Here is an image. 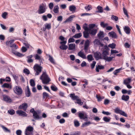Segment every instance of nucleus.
<instances>
[{
    "label": "nucleus",
    "instance_id": "nucleus-1",
    "mask_svg": "<svg viewBox=\"0 0 135 135\" xmlns=\"http://www.w3.org/2000/svg\"><path fill=\"white\" fill-rule=\"evenodd\" d=\"M35 58L36 60H38L40 63L39 65L36 64L33 66V68L35 72V76L38 75L41 72L42 68L40 65L43 63V58L38 54H36L35 56Z\"/></svg>",
    "mask_w": 135,
    "mask_h": 135
},
{
    "label": "nucleus",
    "instance_id": "nucleus-2",
    "mask_svg": "<svg viewBox=\"0 0 135 135\" xmlns=\"http://www.w3.org/2000/svg\"><path fill=\"white\" fill-rule=\"evenodd\" d=\"M40 79L42 80V83L44 84H47L51 81L50 78L46 71L43 72L40 78Z\"/></svg>",
    "mask_w": 135,
    "mask_h": 135
},
{
    "label": "nucleus",
    "instance_id": "nucleus-3",
    "mask_svg": "<svg viewBox=\"0 0 135 135\" xmlns=\"http://www.w3.org/2000/svg\"><path fill=\"white\" fill-rule=\"evenodd\" d=\"M13 90L14 93L17 95H21L22 94V89L20 86H15L13 88Z\"/></svg>",
    "mask_w": 135,
    "mask_h": 135
},
{
    "label": "nucleus",
    "instance_id": "nucleus-4",
    "mask_svg": "<svg viewBox=\"0 0 135 135\" xmlns=\"http://www.w3.org/2000/svg\"><path fill=\"white\" fill-rule=\"evenodd\" d=\"M46 4L45 3H42L39 7L38 10V13L39 14H41L44 13L46 11Z\"/></svg>",
    "mask_w": 135,
    "mask_h": 135
},
{
    "label": "nucleus",
    "instance_id": "nucleus-5",
    "mask_svg": "<svg viewBox=\"0 0 135 135\" xmlns=\"http://www.w3.org/2000/svg\"><path fill=\"white\" fill-rule=\"evenodd\" d=\"M103 51L102 52V56L103 58H105L109 54V49L107 45H105L102 48Z\"/></svg>",
    "mask_w": 135,
    "mask_h": 135
},
{
    "label": "nucleus",
    "instance_id": "nucleus-6",
    "mask_svg": "<svg viewBox=\"0 0 135 135\" xmlns=\"http://www.w3.org/2000/svg\"><path fill=\"white\" fill-rule=\"evenodd\" d=\"M30 112L33 114V117L35 120H39L42 118L41 116H39L37 112L35 111L34 108H32L30 111Z\"/></svg>",
    "mask_w": 135,
    "mask_h": 135
},
{
    "label": "nucleus",
    "instance_id": "nucleus-7",
    "mask_svg": "<svg viewBox=\"0 0 135 135\" xmlns=\"http://www.w3.org/2000/svg\"><path fill=\"white\" fill-rule=\"evenodd\" d=\"M33 127L29 126L27 127L25 129V135H31L32 134V132L33 131Z\"/></svg>",
    "mask_w": 135,
    "mask_h": 135
},
{
    "label": "nucleus",
    "instance_id": "nucleus-8",
    "mask_svg": "<svg viewBox=\"0 0 135 135\" xmlns=\"http://www.w3.org/2000/svg\"><path fill=\"white\" fill-rule=\"evenodd\" d=\"M90 41L89 40H87L85 42L84 50L85 53H87L90 45Z\"/></svg>",
    "mask_w": 135,
    "mask_h": 135
},
{
    "label": "nucleus",
    "instance_id": "nucleus-9",
    "mask_svg": "<svg viewBox=\"0 0 135 135\" xmlns=\"http://www.w3.org/2000/svg\"><path fill=\"white\" fill-rule=\"evenodd\" d=\"M16 113L19 116L23 117H26L27 116V114L26 112L20 110H17L16 111Z\"/></svg>",
    "mask_w": 135,
    "mask_h": 135
},
{
    "label": "nucleus",
    "instance_id": "nucleus-10",
    "mask_svg": "<svg viewBox=\"0 0 135 135\" xmlns=\"http://www.w3.org/2000/svg\"><path fill=\"white\" fill-rule=\"evenodd\" d=\"M93 43L94 45L99 46V47H103L104 46V44L102 43L100 40L98 39H95L93 41Z\"/></svg>",
    "mask_w": 135,
    "mask_h": 135
},
{
    "label": "nucleus",
    "instance_id": "nucleus-11",
    "mask_svg": "<svg viewBox=\"0 0 135 135\" xmlns=\"http://www.w3.org/2000/svg\"><path fill=\"white\" fill-rule=\"evenodd\" d=\"M94 57L96 60L102 59L101 54L99 52H96L94 54Z\"/></svg>",
    "mask_w": 135,
    "mask_h": 135
},
{
    "label": "nucleus",
    "instance_id": "nucleus-12",
    "mask_svg": "<svg viewBox=\"0 0 135 135\" xmlns=\"http://www.w3.org/2000/svg\"><path fill=\"white\" fill-rule=\"evenodd\" d=\"M3 100L8 103H11L12 100L10 97L8 95H3Z\"/></svg>",
    "mask_w": 135,
    "mask_h": 135
},
{
    "label": "nucleus",
    "instance_id": "nucleus-13",
    "mask_svg": "<svg viewBox=\"0 0 135 135\" xmlns=\"http://www.w3.org/2000/svg\"><path fill=\"white\" fill-rule=\"evenodd\" d=\"M79 117L80 119H82L85 120V121H87L88 118L85 115L84 113L81 112L78 113Z\"/></svg>",
    "mask_w": 135,
    "mask_h": 135
},
{
    "label": "nucleus",
    "instance_id": "nucleus-14",
    "mask_svg": "<svg viewBox=\"0 0 135 135\" xmlns=\"http://www.w3.org/2000/svg\"><path fill=\"white\" fill-rule=\"evenodd\" d=\"M28 107V105L26 103H24L20 105L19 108L20 109H23L24 111H26Z\"/></svg>",
    "mask_w": 135,
    "mask_h": 135
},
{
    "label": "nucleus",
    "instance_id": "nucleus-15",
    "mask_svg": "<svg viewBox=\"0 0 135 135\" xmlns=\"http://www.w3.org/2000/svg\"><path fill=\"white\" fill-rule=\"evenodd\" d=\"M108 34L109 36L112 37L113 38L115 39L117 38L116 33L114 31L110 32Z\"/></svg>",
    "mask_w": 135,
    "mask_h": 135
},
{
    "label": "nucleus",
    "instance_id": "nucleus-16",
    "mask_svg": "<svg viewBox=\"0 0 135 135\" xmlns=\"http://www.w3.org/2000/svg\"><path fill=\"white\" fill-rule=\"evenodd\" d=\"M104 34L103 31H100L97 34L98 37L101 40H103V38L104 37Z\"/></svg>",
    "mask_w": 135,
    "mask_h": 135
},
{
    "label": "nucleus",
    "instance_id": "nucleus-17",
    "mask_svg": "<svg viewBox=\"0 0 135 135\" xmlns=\"http://www.w3.org/2000/svg\"><path fill=\"white\" fill-rule=\"evenodd\" d=\"M123 29L124 31L128 35L130 33L131 29L129 27L127 26H125Z\"/></svg>",
    "mask_w": 135,
    "mask_h": 135
},
{
    "label": "nucleus",
    "instance_id": "nucleus-18",
    "mask_svg": "<svg viewBox=\"0 0 135 135\" xmlns=\"http://www.w3.org/2000/svg\"><path fill=\"white\" fill-rule=\"evenodd\" d=\"M32 57L33 55H32L28 56L27 57V61L28 63H30L33 61V60L32 59Z\"/></svg>",
    "mask_w": 135,
    "mask_h": 135
},
{
    "label": "nucleus",
    "instance_id": "nucleus-19",
    "mask_svg": "<svg viewBox=\"0 0 135 135\" xmlns=\"http://www.w3.org/2000/svg\"><path fill=\"white\" fill-rule=\"evenodd\" d=\"M104 68V67L103 65H98L96 66V72H99V70L103 69Z\"/></svg>",
    "mask_w": 135,
    "mask_h": 135
},
{
    "label": "nucleus",
    "instance_id": "nucleus-20",
    "mask_svg": "<svg viewBox=\"0 0 135 135\" xmlns=\"http://www.w3.org/2000/svg\"><path fill=\"white\" fill-rule=\"evenodd\" d=\"M97 30L96 29H93L89 30V33L91 35H95L97 33Z\"/></svg>",
    "mask_w": 135,
    "mask_h": 135
},
{
    "label": "nucleus",
    "instance_id": "nucleus-21",
    "mask_svg": "<svg viewBox=\"0 0 135 135\" xmlns=\"http://www.w3.org/2000/svg\"><path fill=\"white\" fill-rule=\"evenodd\" d=\"M89 31H84L83 32V36L85 38H88L89 36Z\"/></svg>",
    "mask_w": 135,
    "mask_h": 135
},
{
    "label": "nucleus",
    "instance_id": "nucleus-22",
    "mask_svg": "<svg viewBox=\"0 0 135 135\" xmlns=\"http://www.w3.org/2000/svg\"><path fill=\"white\" fill-rule=\"evenodd\" d=\"M75 16L74 15H71L68 18H67L65 21L64 22V23H66L67 22H69L71 21L72 20L73 18Z\"/></svg>",
    "mask_w": 135,
    "mask_h": 135
},
{
    "label": "nucleus",
    "instance_id": "nucleus-23",
    "mask_svg": "<svg viewBox=\"0 0 135 135\" xmlns=\"http://www.w3.org/2000/svg\"><path fill=\"white\" fill-rule=\"evenodd\" d=\"M78 55L83 59H85L86 58L85 55L81 51H80L78 52Z\"/></svg>",
    "mask_w": 135,
    "mask_h": 135
},
{
    "label": "nucleus",
    "instance_id": "nucleus-24",
    "mask_svg": "<svg viewBox=\"0 0 135 135\" xmlns=\"http://www.w3.org/2000/svg\"><path fill=\"white\" fill-rule=\"evenodd\" d=\"M70 97L73 100H76L79 98L78 96L75 95L74 93L71 94L70 95Z\"/></svg>",
    "mask_w": 135,
    "mask_h": 135
},
{
    "label": "nucleus",
    "instance_id": "nucleus-25",
    "mask_svg": "<svg viewBox=\"0 0 135 135\" xmlns=\"http://www.w3.org/2000/svg\"><path fill=\"white\" fill-rule=\"evenodd\" d=\"M75 44H70L69 45L68 49L72 50L75 49Z\"/></svg>",
    "mask_w": 135,
    "mask_h": 135
},
{
    "label": "nucleus",
    "instance_id": "nucleus-26",
    "mask_svg": "<svg viewBox=\"0 0 135 135\" xmlns=\"http://www.w3.org/2000/svg\"><path fill=\"white\" fill-rule=\"evenodd\" d=\"M129 99V97L128 95H123L121 97V99L122 100L125 101H127Z\"/></svg>",
    "mask_w": 135,
    "mask_h": 135
},
{
    "label": "nucleus",
    "instance_id": "nucleus-27",
    "mask_svg": "<svg viewBox=\"0 0 135 135\" xmlns=\"http://www.w3.org/2000/svg\"><path fill=\"white\" fill-rule=\"evenodd\" d=\"M59 39L60 40H61L62 41V42H60V44H65L66 43V41H64V40L65 39L64 37L62 36H61L59 37Z\"/></svg>",
    "mask_w": 135,
    "mask_h": 135
},
{
    "label": "nucleus",
    "instance_id": "nucleus-28",
    "mask_svg": "<svg viewBox=\"0 0 135 135\" xmlns=\"http://www.w3.org/2000/svg\"><path fill=\"white\" fill-rule=\"evenodd\" d=\"M131 81V79L130 78H128L124 80L123 84L126 85L127 84H129Z\"/></svg>",
    "mask_w": 135,
    "mask_h": 135
},
{
    "label": "nucleus",
    "instance_id": "nucleus-29",
    "mask_svg": "<svg viewBox=\"0 0 135 135\" xmlns=\"http://www.w3.org/2000/svg\"><path fill=\"white\" fill-rule=\"evenodd\" d=\"M97 9L98 11H96V13H102L103 12V9L102 7L98 6L97 7Z\"/></svg>",
    "mask_w": 135,
    "mask_h": 135
},
{
    "label": "nucleus",
    "instance_id": "nucleus-30",
    "mask_svg": "<svg viewBox=\"0 0 135 135\" xmlns=\"http://www.w3.org/2000/svg\"><path fill=\"white\" fill-rule=\"evenodd\" d=\"M59 7L58 5H56L54 7L53 11L55 13H57L59 12Z\"/></svg>",
    "mask_w": 135,
    "mask_h": 135
},
{
    "label": "nucleus",
    "instance_id": "nucleus-31",
    "mask_svg": "<svg viewBox=\"0 0 135 135\" xmlns=\"http://www.w3.org/2000/svg\"><path fill=\"white\" fill-rule=\"evenodd\" d=\"M114 57L112 56L108 57L107 56L104 58H103V59L106 60V61H107L108 62H110L112 61L113 60V59Z\"/></svg>",
    "mask_w": 135,
    "mask_h": 135
},
{
    "label": "nucleus",
    "instance_id": "nucleus-32",
    "mask_svg": "<svg viewBox=\"0 0 135 135\" xmlns=\"http://www.w3.org/2000/svg\"><path fill=\"white\" fill-rule=\"evenodd\" d=\"M92 123L90 121L88 122H84L82 124L81 127H84L86 126H89Z\"/></svg>",
    "mask_w": 135,
    "mask_h": 135
},
{
    "label": "nucleus",
    "instance_id": "nucleus-33",
    "mask_svg": "<svg viewBox=\"0 0 135 135\" xmlns=\"http://www.w3.org/2000/svg\"><path fill=\"white\" fill-rule=\"evenodd\" d=\"M2 86L4 88H9L10 89H11L12 88V86L11 85L7 83L4 84L2 85Z\"/></svg>",
    "mask_w": 135,
    "mask_h": 135
},
{
    "label": "nucleus",
    "instance_id": "nucleus-34",
    "mask_svg": "<svg viewBox=\"0 0 135 135\" xmlns=\"http://www.w3.org/2000/svg\"><path fill=\"white\" fill-rule=\"evenodd\" d=\"M82 36V34L80 32L78 33L75 34L73 36V37L75 38H78Z\"/></svg>",
    "mask_w": 135,
    "mask_h": 135
},
{
    "label": "nucleus",
    "instance_id": "nucleus-35",
    "mask_svg": "<svg viewBox=\"0 0 135 135\" xmlns=\"http://www.w3.org/2000/svg\"><path fill=\"white\" fill-rule=\"evenodd\" d=\"M87 59L89 61H91L94 60V59L91 54L88 55L87 56Z\"/></svg>",
    "mask_w": 135,
    "mask_h": 135
},
{
    "label": "nucleus",
    "instance_id": "nucleus-36",
    "mask_svg": "<svg viewBox=\"0 0 135 135\" xmlns=\"http://www.w3.org/2000/svg\"><path fill=\"white\" fill-rule=\"evenodd\" d=\"M69 9L70 11L73 12L76 10V7L75 6L72 5L69 6Z\"/></svg>",
    "mask_w": 135,
    "mask_h": 135
},
{
    "label": "nucleus",
    "instance_id": "nucleus-37",
    "mask_svg": "<svg viewBox=\"0 0 135 135\" xmlns=\"http://www.w3.org/2000/svg\"><path fill=\"white\" fill-rule=\"evenodd\" d=\"M96 98L97 99L98 102H100L104 98V97H101L100 95H97L96 97Z\"/></svg>",
    "mask_w": 135,
    "mask_h": 135
},
{
    "label": "nucleus",
    "instance_id": "nucleus-38",
    "mask_svg": "<svg viewBox=\"0 0 135 135\" xmlns=\"http://www.w3.org/2000/svg\"><path fill=\"white\" fill-rule=\"evenodd\" d=\"M15 40H11L9 41H7L6 42V45L7 46H8L12 45L14 42Z\"/></svg>",
    "mask_w": 135,
    "mask_h": 135
},
{
    "label": "nucleus",
    "instance_id": "nucleus-39",
    "mask_svg": "<svg viewBox=\"0 0 135 135\" xmlns=\"http://www.w3.org/2000/svg\"><path fill=\"white\" fill-rule=\"evenodd\" d=\"M110 119L111 118L110 117H108L106 116L104 117L103 118V119L104 121L106 122H109Z\"/></svg>",
    "mask_w": 135,
    "mask_h": 135
},
{
    "label": "nucleus",
    "instance_id": "nucleus-40",
    "mask_svg": "<svg viewBox=\"0 0 135 135\" xmlns=\"http://www.w3.org/2000/svg\"><path fill=\"white\" fill-rule=\"evenodd\" d=\"M45 27L47 29L49 30L51 28V23H46L44 25Z\"/></svg>",
    "mask_w": 135,
    "mask_h": 135
},
{
    "label": "nucleus",
    "instance_id": "nucleus-41",
    "mask_svg": "<svg viewBox=\"0 0 135 135\" xmlns=\"http://www.w3.org/2000/svg\"><path fill=\"white\" fill-rule=\"evenodd\" d=\"M60 49L62 50H66L68 48L67 45L62 44L61 46L59 47Z\"/></svg>",
    "mask_w": 135,
    "mask_h": 135
},
{
    "label": "nucleus",
    "instance_id": "nucleus-42",
    "mask_svg": "<svg viewBox=\"0 0 135 135\" xmlns=\"http://www.w3.org/2000/svg\"><path fill=\"white\" fill-rule=\"evenodd\" d=\"M1 127L4 132L9 133L10 132V130L4 126H2Z\"/></svg>",
    "mask_w": 135,
    "mask_h": 135
},
{
    "label": "nucleus",
    "instance_id": "nucleus-43",
    "mask_svg": "<svg viewBox=\"0 0 135 135\" xmlns=\"http://www.w3.org/2000/svg\"><path fill=\"white\" fill-rule=\"evenodd\" d=\"M83 28L85 30V31H89V28H88L87 26V24L85 23L83 26Z\"/></svg>",
    "mask_w": 135,
    "mask_h": 135
},
{
    "label": "nucleus",
    "instance_id": "nucleus-44",
    "mask_svg": "<svg viewBox=\"0 0 135 135\" xmlns=\"http://www.w3.org/2000/svg\"><path fill=\"white\" fill-rule=\"evenodd\" d=\"M82 82L85 83L84 84H83V86L84 88H85L86 87V85H87L88 84V80L86 79H84L82 81Z\"/></svg>",
    "mask_w": 135,
    "mask_h": 135
},
{
    "label": "nucleus",
    "instance_id": "nucleus-45",
    "mask_svg": "<svg viewBox=\"0 0 135 135\" xmlns=\"http://www.w3.org/2000/svg\"><path fill=\"white\" fill-rule=\"evenodd\" d=\"M100 25L102 27L104 28L108 26V24L107 23H104L103 22H102L100 23Z\"/></svg>",
    "mask_w": 135,
    "mask_h": 135
},
{
    "label": "nucleus",
    "instance_id": "nucleus-46",
    "mask_svg": "<svg viewBox=\"0 0 135 135\" xmlns=\"http://www.w3.org/2000/svg\"><path fill=\"white\" fill-rule=\"evenodd\" d=\"M111 18L112 20L117 21L118 19V17L116 16H114V15H112L111 16Z\"/></svg>",
    "mask_w": 135,
    "mask_h": 135
},
{
    "label": "nucleus",
    "instance_id": "nucleus-47",
    "mask_svg": "<svg viewBox=\"0 0 135 135\" xmlns=\"http://www.w3.org/2000/svg\"><path fill=\"white\" fill-rule=\"evenodd\" d=\"M30 84L31 86H32L34 87L35 86V82L32 79H31L30 80Z\"/></svg>",
    "mask_w": 135,
    "mask_h": 135
},
{
    "label": "nucleus",
    "instance_id": "nucleus-48",
    "mask_svg": "<svg viewBox=\"0 0 135 135\" xmlns=\"http://www.w3.org/2000/svg\"><path fill=\"white\" fill-rule=\"evenodd\" d=\"M49 60L50 61L52 64H54L55 62L54 59L50 55H49Z\"/></svg>",
    "mask_w": 135,
    "mask_h": 135
},
{
    "label": "nucleus",
    "instance_id": "nucleus-49",
    "mask_svg": "<svg viewBox=\"0 0 135 135\" xmlns=\"http://www.w3.org/2000/svg\"><path fill=\"white\" fill-rule=\"evenodd\" d=\"M96 25L95 24H90L89 25V30L93 29V28Z\"/></svg>",
    "mask_w": 135,
    "mask_h": 135
},
{
    "label": "nucleus",
    "instance_id": "nucleus-50",
    "mask_svg": "<svg viewBox=\"0 0 135 135\" xmlns=\"http://www.w3.org/2000/svg\"><path fill=\"white\" fill-rule=\"evenodd\" d=\"M26 96L27 97H29L31 95V92L30 91L26 90L25 91Z\"/></svg>",
    "mask_w": 135,
    "mask_h": 135
},
{
    "label": "nucleus",
    "instance_id": "nucleus-51",
    "mask_svg": "<svg viewBox=\"0 0 135 135\" xmlns=\"http://www.w3.org/2000/svg\"><path fill=\"white\" fill-rule=\"evenodd\" d=\"M115 46L116 45L114 43H112V44H110L108 45V47H110L112 49L115 48Z\"/></svg>",
    "mask_w": 135,
    "mask_h": 135
},
{
    "label": "nucleus",
    "instance_id": "nucleus-52",
    "mask_svg": "<svg viewBox=\"0 0 135 135\" xmlns=\"http://www.w3.org/2000/svg\"><path fill=\"white\" fill-rule=\"evenodd\" d=\"M51 88L52 90L55 91H56L58 90L56 86L53 85L51 86Z\"/></svg>",
    "mask_w": 135,
    "mask_h": 135
},
{
    "label": "nucleus",
    "instance_id": "nucleus-53",
    "mask_svg": "<svg viewBox=\"0 0 135 135\" xmlns=\"http://www.w3.org/2000/svg\"><path fill=\"white\" fill-rule=\"evenodd\" d=\"M85 8L86 10L87 11L90 10L92 9L91 5H89L86 6L85 7Z\"/></svg>",
    "mask_w": 135,
    "mask_h": 135
},
{
    "label": "nucleus",
    "instance_id": "nucleus-54",
    "mask_svg": "<svg viewBox=\"0 0 135 135\" xmlns=\"http://www.w3.org/2000/svg\"><path fill=\"white\" fill-rule=\"evenodd\" d=\"M10 114L12 115L14 114L15 113V111L14 110L12 109L9 110L8 112Z\"/></svg>",
    "mask_w": 135,
    "mask_h": 135
},
{
    "label": "nucleus",
    "instance_id": "nucleus-55",
    "mask_svg": "<svg viewBox=\"0 0 135 135\" xmlns=\"http://www.w3.org/2000/svg\"><path fill=\"white\" fill-rule=\"evenodd\" d=\"M122 110L119 109L118 108H116L114 110L115 112L117 114H120Z\"/></svg>",
    "mask_w": 135,
    "mask_h": 135
},
{
    "label": "nucleus",
    "instance_id": "nucleus-56",
    "mask_svg": "<svg viewBox=\"0 0 135 135\" xmlns=\"http://www.w3.org/2000/svg\"><path fill=\"white\" fill-rule=\"evenodd\" d=\"M77 101V102H76V103H77L78 104H79L80 105H82L83 104V102H81V100L80 99H79V98L76 100Z\"/></svg>",
    "mask_w": 135,
    "mask_h": 135
},
{
    "label": "nucleus",
    "instance_id": "nucleus-57",
    "mask_svg": "<svg viewBox=\"0 0 135 135\" xmlns=\"http://www.w3.org/2000/svg\"><path fill=\"white\" fill-rule=\"evenodd\" d=\"M96 62L95 61H93L92 64H90L91 68L92 69L94 68L96 64Z\"/></svg>",
    "mask_w": 135,
    "mask_h": 135
},
{
    "label": "nucleus",
    "instance_id": "nucleus-58",
    "mask_svg": "<svg viewBox=\"0 0 135 135\" xmlns=\"http://www.w3.org/2000/svg\"><path fill=\"white\" fill-rule=\"evenodd\" d=\"M54 4L53 3L51 2L49 4L48 6L50 10L52 9L54 7Z\"/></svg>",
    "mask_w": 135,
    "mask_h": 135
},
{
    "label": "nucleus",
    "instance_id": "nucleus-59",
    "mask_svg": "<svg viewBox=\"0 0 135 135\" xmlns=\"http://www.w3.org/2000/svg\"><path fill=\"white\" fill-rule=\"evenodd\" d=\"M123 11L124 14L128 18L129 15L128 14L127 11L124 7L123 8Z\"/></svg>",
    "mask_w": 135,
    "mask_h": 135
},
{
    "label": "nucleus",
    "instance_id": "nucleus-60",
    "mask_svg": "<svg viewBox=\"0 0 135 135\" xmlns=\"http://www.w3.org/2000/svg\"><path fill=\"white\" fill-rule=\"evenodd\" d=\"M43 98H44L45 97L47 98L49 97V95L46 92H44L42 94Z\"/></svg>",
    "mask_w": 135,
    "mask_h": 135
},
{
    "label": "nucleus",
    "instance_id": "nucleus-61",
    "mask_svg": "<svg viewBox=\"0 0 135 135\" xmlns=\"http://www.w3.org/2000/svg\"><path fill=\"white\" fill-rule=\"evenodd\" d=\"M63 20L62 16H60L57 17V20L59 22H61Z\"/></svg>",
    "mask_w": 135,
    "mask_h": 135
},
{
    "label": "nucleus",
    "instance_id": "nucleus-62",
    "mask_svg": "<svg viewBox=\"0 0 135 135\" xmlns=\"http://www.w3.org/2000/svg\"><path fill=\"white\" fill-rule=\"evenodd\" d=\"M15 55L20 57H22L24 56V55L19 52H16Z\"/></svg>",
    "mask_w": 135,
    "mask_h": 135
},
{
    "label": "nucleus",
    "instance_id": "nucleus-63",
    "mask_svg": "<svg viewBox=\"0 0 135 135\" xmlns=\"http://www.w3.org/2000/svg\"><path fill=\"white\" fill-rule=\"evenodd\" d=\"M74 126L76 127H78L80 125V123L79 122L76 120L74 121Z\"/></svg>",
    "mask_w": 135,
    "mask_h": 135
},
{
    "label": "nucleus",
    "instance_id": "nucleus-64",
    "mask_svg": "<svg viewBox=\"0 0 135 135\" xmlns=\"http://www.w3.org/2000/svg\"><path fill=\"white\" fill-rule=\"evenodd\" d=\"M23 73L28 75L30 74V72L29 70L27 68H25L23 70Z\"/></svg>",
    "mask_w": 135,
    "mask_h": 135
}]
</instances>
